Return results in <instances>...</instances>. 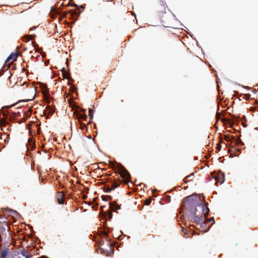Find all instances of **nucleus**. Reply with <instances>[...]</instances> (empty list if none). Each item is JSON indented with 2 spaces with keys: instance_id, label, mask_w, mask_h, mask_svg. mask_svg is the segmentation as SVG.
<instances>
[{
  "instance_id": "nucleus-1",
  "label": "nucleus",
  "mask_w": 258,
  "mask_h": 258,
  "mask_svg": "<svg viewBox=\"0 0 258 258\" xmlns=\"http://www.w3.org/2000/svg\"><path fill=\"white\" fill-rule=\"evenodd\" d=\"M208 205V203L206 204L200 203L198 196L192 195L183 199L181 207L182 209L188 211L191 214L194 215L196 213V208L198 206L202 209V215H206L209 212Z\"/></svg>"
},
{
  "instance_id": "nucleus-2",
  "label": "nucleus",
  "mask_w": 258,
  "mask_h": 258,
  "mask_svg": "<svg viewBox=\"0 0 258 258\" xmlns=\"http://www.w3.org/2000/svg\"><path fill=\"white\" fill-rule=\"evenodd\" d=\"M158 16L162 25L165 27L173 28L174 21L173 14L168 9L166 4L161 1L158 6Z\"/></svg>"
},
{
  "instance_id": "nucleus-3",
  "label": "nucleus",
  "mask_w": 258,
  "mask_h": 258,
  "mask_svg": "<svg viewBox=\"0 0 258 258\" xmlns=\"http://www.w3.org/2000/svg\"><path fill=\"white\" fill-rule=\"evenodd\" d=\"M215 119L216 121L214 123V127L216 128V129H218V126L216 124L219 120H220V122L221 123H223V125H224L227 128H233V129H235V125L238 126L240 124L242 125L244 127H247V124L245 122L239 121L236 123L235 122L229 119H223L221 117V115L219 113H216Z\"/></svg>"
},
{
  "instance_id": "nucleus-4",
  "label": "nucleus",
  "mask_w": 258,
  "mask_h": 258,
  "mask_svg": "<svg viewBox=\"0 0 258 258\" xmlns=\"http://www.w3.org/2000/svg\"><path fill=\"white\" fill-rule=\"evenodd\" d=\"M0 224V244L2 241L8 242L10 238L9 230L10 226L7 223V221H1Z\"/></svg>"
},
{
  "instance_id": "nucleus-5",
  "label": "nucleus",
  "mask_w": 258,
  "mask_h": 258,
  "mask_svg": "<svg viewBox=\"0 0 258 258\" xmlns=\"http://www.w3.org/2000/svg\"><path fill=\"white\" fill-rule=\"evenodd\" d=\"M224 181V175L222 172L211 173V183H214L216 185H218V183L221 184Z\"/></svg>"
},
{
  "instance_id": "nucleus-6",
  "label": "nucleus",
  "mask_w": 258,
  "mask_h": 258,
  "mask_svg": "<svg viewBox=\"0 0 258 258\" xmlns=\"http://www.w3.org/2000/svg\"><path fill=\"white\" fill-rule=\"evenodd\" d=\"M40 130H29V133L31 137L28 138V143L26 145L27 150H32L35 148V143L33 138L36 133L40 134Z\"/></svg>"
},
{
  "instance_id": "nucleus-7",
  "label": "nucleus",
  "mask_w": 258,
  "mask_h": 258,
  "mask_svg": "<svg viewBox=\"0 0 258 258\" xmlns=\"http://www.w3.org/2000/svg\"><path fill=\"white\" fill-rule=\"evenodd\" d=\"M208 214L209 213L206 215H203L204 219V220H201L202 222L200 224V231L203 233L208 232L210 228V225L208 224V222L210 221L209 219L208 218Z\"/></svg>"
},
{
  "instance_id": "nucleus-8",
  "label": "nucleus",
  "mask_w": 258,
  "mask_h": 258,
  "mask_svg": "<svg viewBox=\"0 0 258 258\" xmlns=\"http://www.w3.org/2000/svg\"><path fill=\"white\" fill-rule=\"evenodd\" d=\"M76 117L78 119V121L80 123V128L83 129L86 127V123L82 122L83 121H87V116L84 113H77Z\"/></svg>"
},
{
  "instance_id": "nucleus-9",
  "label": "nucleus",
  "mask_w": 258,
  "mask_h": 258,
  "mask_svg": "<svg viewBox=\"0 0 258 258\" xmlns=\"http://www.w3.org/2000/svg\"><path fill=\"white\" fill-rule=\"evenodd\" d=\"M10 250L9 246H4L2 243L0 244V254L2 258H7L10 253Z\"/></svg>"
},
{
  "instance_id": "nucleus-10",
  "label": "nucleus",
  "mask_w": 258,
  "mask_h": 258,
  "mask_svg": "<svg viewBox=\"0 0 258 258\" xmlns=\"http://www.w3.org/2000/svg\"><path fill=\"white\" fill-rule=\"evenodd\" d=\"M119 174L121 177L124 179V182L127 184L131 178V175L129 172L124 168H122Z\"/></svg>"
},
{
  "instance_id": "nucleus-11",
  "label": "nucleus",
  "mask_w": 258,
  "mask_h": 258,
  "mask_svg": "<svg viewBox=\"0 0 258 258\" xmlns=\"http://www.w3.org/2000/svg\"><path fill=\"white\" fill-rule=\"evenodd\" d=\"M57 197V200L58 202V203L59 204H63L64 203L63 198L64 197V195L62 191H58L57 192L56 195Z\"/></svg>"
},
{
  "instance_id": "nucleus-12",
  "label": "nucleus",
  "mask_w": 258,
  "mask_h": 258,
  "mask_svg": "<svg viewBox=\"0 0 258 258\" xmlns=\"http://www.w3.org/2000/svg\"><path fill=\"white\" fill-rule=\"evenodd\" d=\"M19 53L18 52L12 53L7 58L6 61H9L12 60V62L16 61L18 56Z\"/></svg>"
},
{
  "instance_id": "nucleus-13",
  "label": "nucleus",
  "mask_w": 258,
  "mask_h": 258,
  "mask_svg": "<svg viewBox=\"0 0 258 258\" xmlns=\"http://www.w3.org/2000/svg\"><path fill=\"white\" fill-rule=\"evenodd\" d=\"M10 135L7 133L2 134L0 133V139H4L5 143H8Z\"/></svg>"
},
{
  "instance_id": "nucleus-14",
  "label": "nucleus",
  "mask_w": 258,
  "mask_h": 258,
  "mask_svg": "<svg viewBox=\"0 0 258 258\" xmlns=\"http://www.w3.org/2000/svg\"><path fill=\"white\" fill-rule=\"evenodd\" d=\"M109 207L111 210H114V209H115L116 210L120 209V206L118 205L116 202H114L113 203H110Z\"/></svg>"
},
{
  "instance_id": "nucleus-15",
  "label": "nucleus",
  "mask_w": 258,
  "mask_h": 258,
  "mask_svg": "<svg viewBox=\"0 0 258 258\" xmlns=\"http://www.w3.org/2000/svg\"><path fill=\"white\" fill-rule=\"evenodd\" d=\"M21 254L26 258H30L32 256V255L31 254H29V252L26 250L22 251Z\"/></svg>"
},
{
  "instance_id": "nucleus-16",
  "label": "nucleus",
  "mask_w": 258,
  "mask_h": 258,
  "mask_svg": "<svg viewBox=\"0 0 258 258\" xmlns=\"http://www.w3.org/2000/svg\"><path fill=\"white\" fill-rule=\"evenodd\" d=\"M62 76L64 78H67L68 80L70 79V77L68 75V73L65 71V69L63 68L62 69Z\"/></svg>"
},
{
  "instance_id": "nucleus-17",
  "label": "nucleus",
  "mask_w": 258,
  "mask_h": 258,
  "mask_svg": "<svg viewBox=\"0 0 258 258\" xmlns=\"http://www.w3.org/2000/svg\"><path fill=\"white\" fill-rule=\"evenodd\" d=\"M46 109H47V110L45 111V112L48 111L49 114H52L54 112V110L50 106H47Z\"/></svg>"
},
{
  "instance_id": "nucleus-18",
  "label": "nucleus",
  "mask_w": 258,
  "mask_h": 258,
  "mask_svg": "<svg viewBox=\"0 0 258 258\" xmlns=\"http://www.w3.org/2000/svg\"><path fill=\"white\" fill-rule=\"evenodd\" d=\"M119 185H120V183H117L116 182H113V183H112L110 187H111V188H112V190H113V189H114L115 188L118 187V186H119Z\"/></svg>"
},
{
  "instance_id": "nucleus-19",
  "label": "nucleus",
  "mask_w": 258,
  "mask_h": 258,
  "mask_svg": "<svg viewBox=\"0 0 258 258\" xmlns=\"http://www.w3.org/2000/svg\"><path fill=\"white\" fill-rule=\"evenodd\" d=\"M151 201L152 200L151 198H149L148 199H146L144 201V204L146 205H149L151 204Z\"/></svg>"
},
{
  "instance_id": "nucleus-20",
  "label": "nucleus",
  "mask_w": 258,
  "mask_h": 258,
  "mask_svg": "<svg viewBox=\"0 0 258 258\" xmlns=\"http://www.w3.org/2000/svg\"><path fill=\"white\" fill-rule=\"evenodd\" d=\"M9 213L10 214H12L13 216H17L19 215V213L16 211H14L12 210H9Z\"/></svg>"
},
{
  "instance_id": "nucleus-21",
  "label": "nucleus",
  "mask_w": 258,
  "mask_h": 258,
  "mask_svg": "<svg viewBox=\"0 0 258 258\" xmlns=\"http://www.w3.org/2000/svg\"><path fill=\"white\" fill-rule=\"evenodd\" d=\"M89 117H90V119L93 118V111L92 109H89Z\"/></svg>"
},
{
  "instance_id": "nucleus-22",
  "label": "nucleus",
  "mask_w": 258,
  "mask_h": 258,
  "mask_svg": "<svg viewBox=\"0 0 258 258\" xmlns=\"http://www.w3.org/2000/svg\"><path fill=\"white\" fill-rule=\"evenodd\" d=\"M105 191L106 192H110L112 190V188H111V187H110L109 185L105 186Z\"/></svg>"
},
{
  "instance_id": "nucleus-23",
  "label": "nucleus",
  "mask_w": 258,
  "mask_h": 258,
  "mask_svg": "<svg viewBox=\"0 0 258 258\" xmlns=\"http://www.w3.org/2000/svg\"><path fill=\"white\" fill-rule=\"evenodd\" d=\"M67 16V12H63L61 16V17L60 18V20H61L62 19H63L64 18L66 17Z\"/></svg>"
},
{
  "instance_id": "nucleus-24",
  "label": "nucleus",
  "mask_w": 258,
  "mask_h": 258,
  "mask_svg": "<svg viewBox=\"0 0 258 258\" xmlns=\"http://www.w3.org/2000/svg\"><path fill=\"white\" fill-rule=\"evenodd\" d=\"M108 219L109 220H111L112 217V214L111 211H109L108 213Z\"/></svg>"
},
{
  "instance_id": "nucleus-25",
  "label": "nucleus",
  "mask_w": 258,
  "mask_h": 258,
  "mask_svg": "<svg viewBox=\"0 0 258 258\" xmlns=\"http://www.w3.org/2000/svg\"><path fill=\"white\" fill-rule=\"evenodd\" d=\"M216 148H217V149L218 150V151H220L221 150V145L219 144V143H218L216 144Z\"/></svg>"
},
{
  "instance_id": "nucleus-26",
  "label": "nucleus",
  "mask_w": 258,
  "mask_h": 258,
  "mask_svg": "<svg viewBox=\"0 0 258 258\" xmlns=\"http://www.w3.org/2000/svg\"><path fill=\"white\" fill-rule=\"evenodd\" d=\"M69 12L71 14L72 16H74V15H77V12L76 11L70 10L69 11Z\"/></svg>"
},
{
  "instance_id": "nucleus-27",
  "label": "nucleus",
  "mask_w": 258,
  "mask_h": 258,
  "mask_svg": "<svg viewBox=\"0 0 258 258\" xmlns=\"http://www.w3.org/2000/svg\"><path fill=\"white\" fill-rule=\"evenodd\" d=\"M215 223L214 217H211V226Z\"/></svg>"
},
{
  "instance_id": "nucleus-28",
  "label": "nucleus",
  "mask_w": 258,
  "mask_h": 258,
  "mask_svg": "<svg viewBox=\"0 0 258 258\" xmlns=\"http://www.w3.org/2000/svg\"><path fill=\"white\" fill-rule=\"evenodd\" d=\"M194 175V173L191 174L190 175H189L186 177V179L190 178H191V177Z\"/></svg>"
},
{
  "instance_id": "nucleus-29",
  "label": "nucleus",
  "mask_w": 258,
  "mask_h": 258,
  "mask_svg": "<svg viewBox=\"0 0 258 258\" xmlns=\"http://www.w3.org/2000/svg\"><path fill=\"white\" fill-rule=\"evenodd\" d=\"M194 175V173L191 174L190 175H189L186 177V179L190 178H191V177Z\"/></svg>"
},
{
  "instance_id": "nucleus-30",
  "label": "nucleus",
  "mask_w": 258,
  "mask_h": 258,
  "mask_svg": "<svg viewBox=\"0 0 258 258\" xmlns=\"http://www.w3.org/2000/svg\"><path fill=\"white\" fill-rule=\"evenodd\" d=\"M226 140H227L228 141H230L231 139L230 138L229 135L226 136Z\"/></svg>"
},
{
  "instance_id": "nucleus-31",
  "label": "nucleus",
  "mask_w": 258,
  "mask_h": 258,
  "mask_svg": "<svg viewBox=\"0 0 258 258\" xmlns=\"http://www.w3.org/2000/svg\"><path fill=\"white\" fill-rule=\"evenodd\" d=\"M73 6H74L75 7H76V8H78V9H79V6L77 5H76L75 4H73Z\"/></svg>"
},
{
  "instance_id": "nucleus-32",
  "label": "nucleus",
  "mask_w": 258,
  "mask_h": 258,
  "mask_svg": "<svg viewBox=\"0 0 258 258\" xmlns=\"http://www.w3.org/2000/svg\"><path fill=\"white\" fill-rule=\"evenodd\" d=\"M38 258H48V257H46V256H41Z\"/></svg>"
},
{
  "instance_id": "nucleus-33",
  "label": "nucleus",
  "mask_w": 258,
  "mask_h": 258,
  "mask_svg": "<svg viewBox=\"0 0 258 258\" xmlns=\"http://www.w3.org/2000/svg\"><path fill=\"white\" fill-rule=\"evenodd\" d=\"M102 244H103V242H102V241H100V242H99V244H100V245H102Z\"/></svg>"
},
{
  "instance_id": "nucleus-34",
  "label": "nucleus",
  "mask_w": 258,
  "mask_h": 258,
  "mask_svg": "<svg viewBox=\"0 0 258 258\" xmlns=\"http://www.w3.org/2000/svg\"><path fill=\"white\" fill-rule=\"evenodd\" d=\"M23 71L24 72H25V71H26V69H25V68H23Z\"/></svg>"
},
{
  "instance_id": "nucleus-35",
  "label": "nucleus",
  "mask_w": 258,
  "mask_h": 258,
  "mask_svg": "<svg viewBox=\"0 0 258 258\" xmlns=\"http://www.w3.org/2000/svg\"><path fill=\"white\" fill-rule=\"evenodd\" d=\"M14 105H12V106H8V107H7V108H10V107H12V106H13Z\"/></svg>"
},
{
  "instance_id": "nucleus-36",
  "label": "nucleus",
  "mask_w": 258,
  "mask_h": 258,
  "mask_svg": "<svg viewBox=\"0 0 258 258\" xmlns=\"http://www.w3.org/2000/svg\"><path fill=\"white\" fill-rule=\"evenodd\" d=\"M81 8L82 9H84V7H83V6H81Z\"/></svg>"
},
{
  "instance_id": "nucleus-37",
  "label": "nucleus",
  "mask_w": 258,
  "mask_h": 258,
  "mask_svg": "<svg viewBox=\"0 0 258 258\" xmlns=\"http://www.w3.org/2000/svg\"><path fill=\"white\" fill-rule=\"evenodd\" d=\"M88 138H89V139H91V137L90 136H89L88 137Z\"/></svg>"
},
{
  "instance_id": "nucleus-38",
  "label": "nucleus",
  "mask_w": 258,
  "mask_h": 258,
  "mask_svg": "<svg viewBox=\"0 0 258 258\" xmlns=\"http://www.w3.org/2000/svg\"><path fill=\"white\" fill-rule=\"evenodd\" d=\"M114 4H115L114 3H113L112 5L113 6L114 5Z\"/></svg>"
},
{
  "instance_id": "nucleus-39",
  "label": "nucleus",
  "mask_w": 258,
  "mask_h": 258,
  "mask_svg": "<svg viewBox=\"0 0 258 258\" xmlns=\"http://www.w3.org/2000/svg\"><path fill=\"white\" fill-rule=\"evenodd\" d=\"M94 127L96 128L95 124H94Z\"/></svg>"
}]
</instances>
